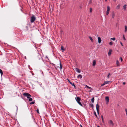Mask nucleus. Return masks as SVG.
<instances>
[{
  "mask_svg": "<svg viewBox=\"0 0 127 127\" xmlns=\"http://www.w3.org/2000/svg\"><path fill=\"white\" fill-rule=\"evenodd\" d=\"M75 99L77 103L81 106H83L82 104L80 102V98L79 97H77L76 98H75Z\"/></svg>",
  "mask_w": 127,
  "mask_h": 127,
  "instance_id": "obj_1",
  "label": "nucleus"
},
{
  "mask_svg": "<svg viewBox=\"0 0 127 127\" xmlns=\"http://www.w3.org/2000/svg\"><path fill=\"white\" fill-rule=\"evenodd\" d=\"M36 17L34 15H32L30 21L31 23H33L36 20Z\"/></svg>",
  "mask_w": 127,
  "mask_h": 127,
  "instance_id": "obj_2",
  "label": "nucleus"
},
{
  "mask_svg": "<svg viewBox=\"0 0 127 127\" xmlns=\"http://www.w3.org/2000/svg\"><path fill=\"white\" fill-rule=\"evenodd\" d=\"M23 95L26 96L27 98L28 99L31 96V95L29 93H25L23 94Z\"/></svg>",
  "mask_w": 127,
  "mask_h": 127,
  "instance_id": "obj_3",
  "label": "nucleus"
},
{
  "mask_svg": "<svg viewBox=\"0 0 127 127\" xmlns=\"http://www.w3.org/2000/svg\"><path fill=\"white\" fill-rule=\"evenodd\" d=\"M99 105L98 104H96V109L97 112L98 114H99Z\"/></svg>",
  "mask_w": 127,
  "mask_h": 127,
  "instance_id": "obj_4",
  "label": "nucleus"
},
{
  "mask_svg": "<svg viewBox=\"0 0 127 127\" xmlns=\"http://www.w3.org/2000/svg\"><path fill=\"white\" fill-rule=\"evenodd\" d=\"M110 82V81H105L104 82V83L102 84L101 85V86H103L105 85V84H109V82Z\"/></svg>",
  "mask_w": 127,
  "mask_h": 127,
  "instance_id": "obj_5",
  "label": "nucleus"
},
{
  "mask_svg": "<svg viewBox=\"0 0 127 127\" xmlns=\"http://www.w3.org/2000/svg\"><path fill=\"white\" fill-rule=\"evenodd\" d=\"M68 81L69 82V83H70V84H71L72 86H74V87L75 88L76 87V86L75 85H74V83H72L71 82L70 80L68 79H67Z\"/></svg>",
  "mask_w": 127,
  "mask_h": 127,
  "instance_id": "obj_6",
  "label": "nucleus"
},
{
  "mask_svg": "<svg viewBox=\"0 0 127 127\" xmlns=\"http://www.w3.org/2000/svg\"><path fill=\"white\" fill-rule=\"evenodd\" d=\"M37 59L38 60H40L42 59L41 56L40 54H38L37 57Z\"/></svg>",
  "mask_w": 127,
  "mask_h": 127,
  "instance_id": "obj_7",
  "label": "nucleus"
},
{
  "mask_svg": "<svg viewBox=\"0 0 127 127\" xmlns=\"http://www.w3.org/2000/svg\"><path fill=\"white\" fill-rule=\"evenodd\" d=\"M75 70L78 73H80L81 70L78 68H76Z\"/></svg>",
  "mask_w": 127,
  "mask_h": 127,
  "instance_id": "obj_8",
  "label": "nucleus"
},
{
  "mask_svg": "<svg viewBox=\"0 0 127 127\" xmlns=\"http://www.w3.org/2000/svg\"><path fill=\"white\" fill-rule=\"evenodd\" d=\"M109 123L112 126H113L114 125L113 121L111 120H109Z\"/></svg>",
  "mask_w": 127,
  "mask_h": 127,
  "instance_id": "obj_9",
  "label": "nucleus"
},
{
  "mask_svg": "<svg viewBox=\"0 0 127 127\" xmlns=\"http://www.w3.org/2000/svg\"><path fill=\"white\" fill-rule=\"evenodd\" d=\"M105 99L107 102H109V98L108 97L106 96L105 97Z\"/></svg>",
  "mask_w": 127,
  "mask_h": 127,
  "instance_id": "obj_10",
  "label": "nucleus"
},
{
  "mask_svg": "<svg viewBox=\"0 0 127 127\" xmlns=\"http://www.w3.org/2000/svg\"><path fill=\"white\" fill-rule=\"evenodd\" d=\"M112 50H110L109 52L108 53V55L109 56H110L111 55V52H112Z\"/></svg>",
  "mask_w": 127,
  "mask_h": 127,
  "instance_id": "obj_11",
  "label": "nucleus"
},
{
  "mask_svg": "<svg viewBox=\"0 0 127 127\" xmlns=\"http://www.w3.org/2000/svg\"><path fill=\"white\" fill-rule=\"evenodd\" d=\"M98 43H100L101 41V38L100 37H98Z\"/></svg>",
  "mask_w": 127,
  "mask_h": 127,
  "instance_id": "obj_12",
  "label": "nucleus"
},
{
  "mask_svg": "<svg viewBox=\"0 0 127 127\" xmlns=\"http://www.w3.org/2000/svg\"><path fill=\"white\" fill-rule=\"evenodd\" d=\"M126 6H127V5L125 4L124 5V6H123V8L125 10H126V7H127Z\"/></svg>",
  "mask_w": 127,
  "mask_h": 127,
  "instance_id": "obj_13",
  "label": "nucleus"
},
{
  "mask_svg": "<svg viewBox=\"0 0 127 127\" xmlns=\"http://www.w3.org/2000/svg\"><path fill=\"white\" fill-rule=\"evenodd\" d=\"M110 7H109V6H108L107 7V11L109 12L110 10Z\"/></svg>",
  "mask_w": 127,
  "mask_h": 127,
  "instance_id": "obj_14",
  "label": "nucleus"
},
{
  "mask_svg": "<svg viewBox=\"0 0 127 127\" xmlns=\"http://www.w3.org/2000/svg\"><path fill=\"white\" fill-rule=\"evenodd\" d=\"M112 16L113 18H114L115 16V14L114 12L112 13Z\"/></svg>",
  "mask_w": 127,
  "mask_h": 127,
  "instance_id": "obj_15",
  "label": "nucleus"
},
{
  "mask_svg": "<svg viewBox=\"0 0 127 127\" xmlns=\"http://www.w3.org/2000/svg\"><path fill=\"white\" fill-rule=\"evenodd\" d=\"M96 63V62L95 61V60L93 62V66H95V65Z\"/></svg>",
  "mask_w": 127,
  "mask_h": 127,
  "instance_id": "obj_16",
  "label": "nucleus"
},
{
  "mask_svg": "<svg viewBox=\"0 0 127 127\" xmlns=\"http://www.w3.org/2000/svg\"><path fill=\"white\" fill-rule=\"evenodd\" d=\"M77 77L78 78H79L80 79H81L82 78V76L81 75L79 74L78 75Z\"/></svg>",
  "mask_w": 127,
  "mask_h": 127,
  "instance_id": "obj_17",
  "label": "nucleus"
},
{
  "mask_svg": "<svg viewBox=\"0 0 127 127\" xmlns=\"http://www.w3.org/2000/svg\"><path fill=\"white\" fill-rule=\"evenodd\" d=\"M125 32H126L127 31V27L126 26H125Z\"/></svg>",
  "mask_w": 127,
  "mask_h": 127,
  "instance_id": "obj_18",
  "label": "nucleus"
},
{
  "mask_svg": "<svg viewBox=\"0 0 127 127\" xmlns=\"http://www.w3.org/2000/svg\"><path fill=\"white\" fill-rule=\"evenodd\" d=\"M89 37L90 39V40H91V41L92 42H93V39L92 37L90 36H89Z\"/></svg>",
  "mask_w": 127,
  "mask_h": 127,
  "instance_id": "obj_19",
  "label": "nucleus"
},
{
  "mask_svg": "<svg viewBox=\"0 0 127 127\" xmlns=\"http://www.w3.org/2000/svg\"><path fill=\"white\" fill-rule=\"evenodd\" d=\"M116 64L117 66H119V65L120 63L117 60V61Z\"/></svg>",
  "mask_w": 127,
  "mask_h": 127,
  "instance_id": "obj_20",
  "label": "nucleus"
},
{
  "mask_svg": "<svg viewBox=\"0 0 127 127\" xmlns=\"http://www.w3.org/2000/svg\"><path fill=\"white\" fill-rule=\"evenodd\" d=\"M0 73L1 74V76H2V75L3 74V73L2 71V70L0 69Z\"/></svg>",
  "mask_w": 127,
  "mask_h": 127,
  "instance_id": "obj_21",
  "label": "nucleus"
},
{
  "mask_svg": "<svg viewBox=\"0 0 127 127\" xmlns=\"http://www.w3.org/2000/svg\"><path fill=\"white\" fill-rule=\"evenodd\" d=\"M95 99L94 97H93L91 99V101L93 103H94V102Z\"/></svg>",
  "mask_w": 127,
  "mask_h": 127,
  "instance_id": "obj_22",
  "label": "nucleus"
},
{
  "mask_svg": "<svg viewBox=\"0 0 127 127\" xmlns=\"http://www.w3.org/2000/svg\"><path fill=\"white\" fill-rule=\"evenodd\" d=\"M120 4H118L117 7V8L118 9H120Z\"/></svg>",
  "mask_w": 127,
  "mask_h": 127,
  "instance_id": "obj_23",
  "label": "nucleus"
},
{
  "mask_svg": "<svg viewBox=\"0 0 127 127\" xmlns=\"http://www.w3.org/2000/svg\"><path fill=\"white\" fill-rule=\"evenodd\" d=\"M61 49L62 50V51L64 52V49H63V46H62L61 47Z\"/></svg>",
  "mask_w": 127,
  "mask_h": 127,
  "instance_id": "obj_24",
  "label": "nucleus"
},
{
  "mask_svg": "<svg viewBox=\"0 0 127 127\" xmlns=\"http://www.w3.org/2000/svg\"><path fill=\"white\" fill-rule=\"evenodd\" d=\"M60 69H62V64H61V63L60 62Z\"/></svg>",
  "mask_w": 127,
  "mask_h": 127,
  "instance_id": "obj_25",
  "label": "nucleus"
},
{
  "mask_svg": "<svg viewBox=\"0 0 127 127\" xmlns=\"http://www.w3.org/2000/svg\"><path fill=\"white\" fill-rule=\"evenodd\" d=\"M92 2V0H90L89 2V4H90Z\"/></svg>",
  "mask_w": 127,
  "mask_h": 127,
  "instance_id": "obj_26",
  "label": "nucleus"
},
{
  "mask_svg": "<svg viewBox=\"0 0 127 127\" xmlns=\"http://www.w3.org/2000/svg\"><path fill=\"white\" fill-rule=\"evenodd\" d=\"M29 99V101H31L32 100V98H30V97Z\"/></svg>",
  "mask_w": 127,
  "mask_h": 127,
  "instance_id": "obj_27",
  "label": "nucleus"
},
{
  "mask_svg": "<svg viewBox=\"0 0 127 127\" xmlns=\"http://www.w3.org/2000/svg\"><path fill=\"white\" fill-rule=\"evenodd\" d=\"M101 119H102V122L103 123L104 122L103 118V116L102 115L101 116Z\"/></svg>",
  "mask_w": 127,
  "mask_h": 127,
  "instance_id": "obj_28",
  "label": "nucleus"
},
{
  "mask_svg": "<svg viewBox=\"0 0 127 127\" xmlns=\"http://www.w3.org/2000/svg\"><path fill=\"white\" fill-rule=\"evenodd\" d=\"M34 103H35V102H34L32 101V102H31L30 103V104H31V105L33 104H34Z\"/></svg>",
  "mask_w": 127,
  "mask_h": 127,
  "instance_id": "obj_29",
  "label": "nucleus"
},
{
  "mask_svg": "<svg viewBox=\"0 0 127 127\" xmlns=\"http://www.w3.org/2000/svg\"><path fill=\"white\" fill-rule=\"evenodd\" d=\"M86 87L87 88H89L90 89H91V87H89L87 85H86Z\"/></svg>",
  "mask_w": 127,
  "mask_h": 127,
  "instance_id": "obj_30",
  "label": "nucleus"
},
{
  "mask_svg": "<svg viewBox=\"0 0 127 127\" xmlns=\"http://www.w3.org/2000/svg\"><path fill=\"white\" fill-rule=\"evenodd\" d=\"M90 106H91V107H92V108H93V107H94V105H93V104H90Z\"/></svg>",
  "mask_w": 127,
  "mask_h": 127,
  "instance_id": "obj_31",
  "label": "nucleus"
},
{
  "mask_svg": "<svg viewBox=\"0 0 127 127\" xmlns=\"http://www.w3.org/2000/svg\"><path fill=\"white\" fill-rule=\"evenodd\" d=\"M110 39L111 40H115V38L114 37V38H110Z\"/></svg>",
  "mask_w": 127,
  "mask_h": 127,
  "instance_id": "obj_32",
  "label": "nucleus"
},
{
  "mask_svg": "<svg viewBox=\"0 0 127 127\" xmlns=\"http://www.w3.org/2000/svg\"><path fill=\"white\" fill-rule=\"evenodd\" d=\"M90 12H92V9L91 8H90Z\"/></svg>",
  "mask_w": 127,
  "mask_h": 127,
  "instance_id": "obj_33",
  "label": "nucleus"
},
{
  "mask_svg": "<svg viewBox=\"0 0 127 127\" xmlns=\"http://www.w3.org/2000/svg\"><path fill=\"white\" fill-rule=\"evenodd\" d=\"M112 44H113V43L112 42H110L109 43V44L110 45H112Z\"/></svg>",
  "mask_w": 127,
  "mask_h": 127,
  "instance_id": "obj_34",
  "label": "nucleus"
},
{
  "mask_svg": "<svg viewBox=\"0 0 127 127\" xmlns=\"http://www.w3.org/2000/svg\"><path fill=\"white\" fill-rule=\"evenodd\" d=\"M94 114L95 115V116L96 117H97V116L96 115V112H95V111L94 112Z\"/></svg>",
  "mask_w": 127,
  "mask_h": 127,
  "instance_id": "obj_35",
  "label": "nucleus"
},
{
  "mask_svg": "<svg viewBox=\"0 0 127 127\" xmlns=\"http://www.w3.org/2000/svg\"><path fill=\"white\" fill-rule=\"evenodd\" d=\"M123 38L124 40H126V38L125 37L124 35H123Z\"/></svg>",
  "mask_w": 127,
  "mask_h": 127,
  "instance_id": "obj_36",
  "label": "nucleus"
},
{
  "mask_svg": "<svg viewBox=\"0 0 127 127\" xmlns=\"http://www.w3.org/2000/svg\"><path fill=\"white\" fill-rule=\"evenodd\" d=\"M110 75V73H109L108 75L107 76V77L108 78H109V77Z\"/></svg>",
  "mask_w": 127,
  "mask_h": 127,
  "instance_id": "obj_37",
  "label": "nucleus"
},
{
  "mask_svg": "<svg viewBox=\"0 0 127 127\" xmlns=\"http://www.w3.org/2000/svg\"><path fill=\"white\" fill-rule=\"evenodd\" d=\"M36 111H37V113H38L39 114V110L38 109H37Z\"/></svg>",
  "mask_w": 127,
  "mask_h": 127,
  "instance_id": "obj_38",
  "label": "nucleus"
},
{
  "mask_svg": "<svg viewBox=\"0 0 127 127\" xmlns=\"http://www.w3.org/2000/svg\"><path fill=\"white\" fill-rule=\"evenodd\" d=\"M109 12L106 11V15H108L109 14Z\"/></svg>",
  "mask_w": 127,
  "mask_h": 127,
  "instance_id": "obj_39",
  "label": "nucleus"
},
{
  "mask_svg": "<svg viewBox=\"0 0 127 127\" xmlns=\"http://www.w3.org/2000/svg\"><path fill=\"white\" fill-rule=\"evenodd\" d=\"M120 59L121 62H122L123 61V59L121 57H120Z\"/></svg>",
  "mask_w": 127,
  "mask_h": 127,
  "instance_id": "obj_40",
  "label": "nucleus"
},
{
  "mask_svg": "<svg viewBox=\"0 0 127 127\" xmlns=\"http://www.w3.org/2000/svg\"><path fill=\"white\" fill-rule=\"evenodd\" d=\"M125 111L126 112V114L127 115V109H125Z\"/></svg>",
  "mask_w": 127,
  "mask_h": 127,
  "instance_id": "obj_41",
  "label": "nucleus"
},
{
  "mask_svg": "<svg viewBox=\"0 0 127 127\" xmlns=\"http://www.w3.org/2000/svg\"><path fill=\"white\" fill-rule=\"evenodd\" d=\"M120 44H121V45L122 46H123V44L122 43V42H120Z\"/></svg>",
  "mask_w": 127,
  "mask_h": 127,
  "instance_id": "obj_42",
  "label": "nucleus"
},
{
  "mask_svg": "<svg viewBox=\"0 0 127 127\" xmlns=\"http://www.w3.org/2000/svg\"><path fill=\"white\" fill-rule=\"evenodd\" d=\"M125 84H126V83H125V82H124L123 83V85H125Z\"/></svg>",
  "mask_w": 127,
  "mask_h": 127,
  "instance_id": "obj_43",
  "label": "nucleus"
},
{
  "mask_svg": "<svg viewBox=\"0 0 127 127\" xmlns=\"http://www.w3.org/2000/svg\"><path fill=\"white\" fill-rule=\"evenodd\" d=\"M113 0L114 1H116V0Z\"/></svg>",
  "mask_w": 127,
  "mask_h": 127,
  "instance_id": "obj_44",
  "label": "nucleus"
},
{
  "mask_svg": "<svg viewBox=\"0 0 127 127\" xmlns=\"http://www.w3.org/2000/svg\"><path fill=\"white\" fill-rule=\"evenodd\" d=\"M80 127H83L81 125H80Z\"/></svg>",
  "mask_w": 127,
  "mask_h": 127,
  "instance_id": "obj_45",
  "label": "nucleus"
},
{
  "mask_svg": "<svg viewBox=\"0 0 127 127\" xmlns=\"http://www.w3.org/2000/svg\"><path fill=\"white\" fill-rule=\"evenodd\" d=\"M106 2L107 1V0H105Z\"/></svg>",
  "mask_w": 127,
  "mask_h": 127,
  "instance_id": "obj_46",
  "label": "nucleus"
},
{
  "mask_svg": "<svg viewBox=\"0 0 127 127\" xmlns=\"http://www.w3.org/2000/svg\"><path fill=\"white\" fill-rule=\"evenodd\" d=\"M97 127H100V126H97Z\"/></svg>",
  "mask_w": 127,
  "mask_h": 127,
  "instance_id": "obj_47",
  "label": "nucleus"
},
{
  "mask_svg": "<svg viewBox=\"0 0 127 127\" xmlns=\"http://www.w3.org/2000/svg\"><path fill=\"white\" fill-rule=\"evenodd\" d=\"M124 127H126V126H125Z\"/></svg>",
  "mask_w": 127,
  "mask_h": 127,
  "instance_id": "obj_48",
  "label": "nucleus"
},
{
  "mask_svg": "<svg viewBox=\"0 0 127 127\" xmlns=\"http://www.w3.org/2000/svg\"><path fill=\"white\" fill-rule=\"evenodd\" d=\"M33 120H34V119H33Z\"/></svg>",
  "mask_w": 127,
  "mask_h": 127,
  "instance_id": "obj_49",
  "label": "nucleus"
},
{
  "mask_svg": "<svg viewBox=\"0 0 127 127\" xmlns=\"http://www.w3.org/2000/svg\"><path fill=\"white\" fill-rule=\"evenodd\" d=\"M91 91H90V92H91Z\"/></svg>",
  "mask_w": 127,
  "mask_h": 127,
  "instance_id": "obj_50",
  "label": "nucleus"
}]
</instances>
